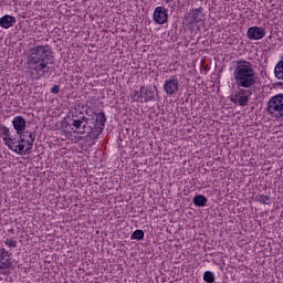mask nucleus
I'll return each mask as SVG.
<instances>
[{"mask_svg": "<svg viewBox=\"0 0 283 283\" xmlns=\"http://www.w3.org/2000/svg\"><path fill=\"white\" fill-rule=\"evenodd\" d=\"M274 76L279 81H283V62L279 61L274 67Z\"/></svg>", "mask_w": 283, "mask_h": 283, "instance_id": "16", "label": "nucleus"}, {"mask_svg": "<svg viewBox=\"0 0 283 283\" xmlns=\"http://www.w3.org/2000/svg\"><path fill=\"white\" fill-rule=\"evenodd\" d=\"M86 275H92V273H86Z\"/></svg>", "mask_w": 283, "mask_h": 283, "instance_id": "25", "label": "nucleus"}, {"mask_svg": "<svg viewBox=\"0 0 283 283\" xmlns=\"http://www.w3.org/2000/svg\"><path fill=\"white\" fill-rule=\"evenodd\" d=\"M83 106L77 105L72 112L71 118L62 119L61 127L65 134H82L91 140H97L105 129L107 117L105 112L95 113L92 117H86L83 113Z\"/></svg>", "mask_w": 283, "mask_h": 283, "instance_id": "1", "label": "nucleus"}, {"mask_svg": "<svg viewBox=\"0 0 283 283\" xmlns=\"http://www.w3.org/2000/svg\"><path fill=\"white\" fill-rule=\"evenodd\" d=\"M4 244L8 249H17V247H19V242L14 238H7Z\"/></svg>", "mask_w": 283, "mask_h": 283, "instance_id": "19", "label": "nucleus"}, {"mask_svg": "<svg viewBox=\"0 0 283 283\" xmlns=\"http://www.w3.org/2000/svg\"><path fill=\"white\" fill-rule=\"evenodd\" d=\"M169 19V12L165 7H157L153 14V20L157 25H165Z\"/></svg>", "mask_w": 283, "mask_h": 283, "instance_id": "8", "label": "nucleus"}, {"mask_svg": "<svg viewBox=\"0 0 283 283\" xmlns=\"http://www.w3.org/2000/svg\"><path fill=\"white\" fill-rule=\"evenodd\" d=\"M0 136L8 149L19 156H25L32 153L34 140H36V133L25 130L24 133L12 135L10 128L6 125H0Z\"/></svg>", "mask_w": 283, "mask_h": 283, "instance_id": "4", "label": "nucleus"}, {"mask_svg": "<svg viewBox=\"0 0 283 283\" xmlns=\"http://www.w3.org/2000/svg\"><path fill=\"white\" fill-rule=\"evenodd\" d=\"M8 233H10L11 235L14 234V230L11 228L8 230Z\"/></svg>", "mask_w": 283, "mask_h": 283, "instance_id": "22", "label": "nucleus"}, {"mask_svg": "<svg viewBox=\"0 0 283 283\" xmlns=\"http://www.w3.org/2000/svg\"><path fill=\"white\" fill-rule=\"evenodd\" d=\"M192 202L195 207H206L209 200L207 199V197H205V195H197L193 197Z\"/></svg>", "mask_w": 283, "mask_h": 283, "instance_id": "14", "label": "nucleus"}, {"mask_svg": "<svg viewBox=\"0 0 283 283\" xmlns=\"http://www.w3.org/2000/svg\"><path fill=\"white\" fill-rule=\"evenodd\" d=\"M142 94L144 103L156 101V91L151 87L142 86Z\"/></svg>", "mask_w": 283, "mask_h": 283, "instance_id": "13", "label": "nucleus"}, {"mask_svg": "<svg viewBox=\"0 0 283 283\" xmlns=\"http://www.w3.org/2000/svg\"><path fill=\"white\" fill-rule=\"evenodd\" d=\"M13 129L15 130V134H25V127L28 123L25 122V118L23 116L18 115L13 117L12 119Z\"/></svg>", "mask_w": 283, "mask_h": 283, "instance_id": "11", "label": "nucleus"}, {"mask_svg": "<svg viewBox=\"0 0 283 283\" xmlns=\"http://www.w3.org/2000/svg\"><path fill=\"white\" fill-rule=\"evenodd\" d=\"M255 202H260L261 205H271V196L269 195H256L254 198Z\"/></svg>", "mask_w": 283, "mask_h": 283, "instance_id": "17", "label": "nucleus"}, {"mask_svg": "<svg viewBox=\"0 0 283 283\" xmlns=\"http://www.w3.org/2000/svg\"><path fill=\"white\" fill-rule=\"evenodd\" d=\"M266 112L275 118H283V94H276L269 99Z\"/></svg>", "mask_w": 283, "mask_h": 283, "instance_id": "5", "label": "nucleus"}, {"mask_svg": "<svg viewBox=\"0 0 283 283\" xmlns=\"http://www.w3.org/2000/svg\"><path fill=\"white\" fill-rule=\"evenodd\" d=\"M281 63H283V55L281 56Z\"/></svg>", "mask_w": 283, "mask_h": 283, "instance_id": "23", "label": "nucleus"}, {"mask_svg": "<svg viewBox=\"0 0 283 283\" xmlns=\"http://www.w3.org/2000/svg\"><path fill=\"white\" fill-rule=\"evenodd\" d=\"M59 92H61V85H53L51 94H59Z\"/></svg>", "mask_w": 283, "mask_h": 283, "instance_id": "21", "label": "nucleus"}, {"mask_svg": "<svg viewBox=\"0 0 283 283\" xmlns=\"http://www.w3.org/2000/svg\"><path fill=\"white\" fill-rule=\"evenodd\" d=\"M247 36L250 41H260L266 36V30L262 27H250Z\"/></svg>", "mask_w": 283, "mask_h": 283, "instance_id": "10", "label": "nucleus"}, {"mask_svg": "<svg viewBox=\"0 0 283 283\" xmlns=\"http://www.w3.org/2000/svg\"><path fill=\"white\" fill-rule=\"evenodd\" d=\"M205 19H206V15L202 12V7H199L197 9L190 10L184 15V23L188 28H191V25H196V23H200L205 21Z\"/></svg>", "mask_w": 283, "mask_h": 283, "instance_id": "6", "label": "nucleus"}, {"mask_svg": "<svg viewBox=\"0 0 283 283\" xmlns=\"http://www.w3.org/2000/svg\"><path fill=\"white\" fill-rule=\"evenodd\" d=\"M80 271H85V270H83V269H80Z\"/></svg>", "mask_w": 283, "mask_h": 283, "instance_id": "26", "label": "nucleus"}, {"mask_svg": "<svg viewBox=\"0 0 283 283\" xmlns=\"http://www.w3.org/2000/svg\"><path fill=\"white\" fill-rule=\"evenodd\" d=\"M130 98H133V101L135 103H144V101H143V86L139 87V91H133L130 93Z\"/></svg>", "mask_w": 283, "mask_h": 283, "instance_id": "15", "label": "nucleus"}, {"mask_svg": "<svg viewBox=\"0 0 283 283\" xmlns=\"http://www.w3.org/2000/svg\"><path fill=\"white\" fill-rule=\"evenodd\" d=\"M144 238L145 231L143 230H135L130 235V240H143Z\"/></svg>", "mask_w": 283, "mask_h": 283, "instance_id": "20", "label": "nucleus"}, {"mask_svg": "<svg viewBox=\"0 0 283 283\" xmlns=\"http://www.w3.org/2000/svg\"><path fill=\"white\" fill-rule=\"evenodd\" d=\"M233 78L238 91L230 96V101L239 107H247L253 96V87L258 83V73L253 69V64L247 60L237 61Z\"/></svg>", "mask_w": 283, "mask_h": 283, "instance_id": "2", "label": "nucleus"}, {"mask_svg": "<svg viewBox=\"0 0 283 283\" xmlns=\"http://www.w3.org/2000/svg\"><path fill=\"white\" fill-rule=\"evenodd\" d=\"M12 269V252L0 248V271H8Z\"/></svg>", "mask_w": 283, "mask_h": 283, "instance_id": "7", "label": "nucleus"}, {"mask_svg": "<svg viewBox=\"0 0 283 283\" xmlns=\"http://www.w3.org/2000/svg\"><path fill=\"white\" fill-rule=\"evenodd\" d=\"M279 85H283V83H282V82H280V83H279Z\"/></svg>", "mask_w": 283, "mask_h": 283, "instance_id": "24", "label": "nucleus"}, {"mask_svg": "<svg viewBox=\"0 0 283 283\" xmlns=\"http://www.w3.org/2000/svg\"><path fill=\"white\" fill-rule=\"evenodd\" d=\"M203 280L207 283H214L216 282V274L212 271H206L203 273Z\"/></svg>", "mask_w": 283, "mask_h": 283, "instance_id": "18", "label": "nucleus"}, {"mask_svg": "<svg viewBox=\"0 0 283 283\" xmlns=\"http://www.w3.org/2000/svg\"><path fill=\"white\" fill-rule=\"evenodd\" d=\"M180 90V82L176 77H170L164 83V92L167 96H174Z\"/></svg>", "mask_w": 283, "mask_h": 283, "instance_id": "9", "label": "nucleus"}, {"mask_svg": "<svg viewBox=\"0 0 283 283\" xmlns=\"http://www.w3.org/2000/svg\"><path fill=\"white\" fill-rule=\"evenodd\" d=\"M14 23H17V18H14V15L4 14L0 18V28H3L4 30L12 28Z\"/></svg>", "mask_w": 283, "mask_h": 283, "instance_id": "12", "label": "nucleus"}, {"mask_svg": "<svg viewBox=\"0 0 283 283\" xmlns=\"http://www.w3.org/2000/svg\"><path fill=\"white\" fill-rule=\"evenodd\" d=\"M54 51L49 44L32 46L25 60V67L29 72H34L38 78H43L54 70Z\"/></svg>", "mask_w": 283, "mask_h": 283, "instance_id": "3", "label": "nucleus"}]
</instances>
